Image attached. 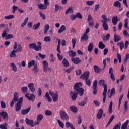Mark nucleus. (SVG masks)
Here are the masks:
<instances>
[{
	"instance_id": "obj_8",
	"label": "nucleus",
	"mask_w": 129,
	"mask_h": 129,
	"mask_svg": "<svg viewBox=\"0 0 129 129\" xmlns=\"http://www.w3.org/2000/svg\"><path fill=\"white\" fill-rule=\"evenodd\" d=\"M93 93L95 95L97 93V80H94L93 84Z\"/></svg>"
},
{
	"instance_id": "obj_22",
	"label": "nucleus",
	"mask_w": 129,
	"mask_h": 129,
	"mask_svg": "<svg viewBox=\"0 0 129 129\" xmlns=\"http://www.w3.org/2000/svg\"><path fill=\"white\" fill-rule=\"evenodd\" d=\"M66 30V27L65 26V25H62L61 26L60 28L58 30V34H61V33H63V32H65Z\"/></svg>"
},
{
	"instance_id": "obj_51",
	"label": "nucleus",
	"mask_w": 129,
	"mask_h": 129,
	"mask_svg": "<svg viewBox=\"0 0 129 129\" xmlns=\"http://www.w3.org/2000/svg\"><path fill=\"white\" fill-rule=\"evenodd\" d=\"M122 98H123V94H122L119 96V105H118L119 108L120 107V105L121 104V101H122Z\"/></svg>"
},
{
	"instance_id": "obj_53",
	"label": "nucleus",
	"mask_w": 129,
	"mask_h": 129,
	"mask_svg": "<svg viewBox=\"0 0 129 129\" xmlns=\"http://www.w3.org/2000/svg\"><path fill=\"white\" fill-rule=\"evenodd\" d=\"M128 101H125L124 103V111L125 112L127 111V109L128 108Z\"/></svg>"
},
{
	"instance_id": "obj_47",
	"label": "nucleus",
	"mask_w": 129,
	"mask_h": 129,
	"mask_svg": "<svg viewBox=\"0 0 129 129\" xmlns=\"http://www.w3.org/2000/svg\"><path fill=\"white\" fill-rule=\"evenodd\" d=\"M0 28H5L6 31H9V27H8V25L3 23L0 24Z\"/></svg>"
},
{
	"instance_id": "obj_3",
	"label": "nucleus",
	"mask_w": 129,
	"mask_h": 129,
	"mask_svg": "<svg viewBox=\"0 0 129 129\" xmlns=\"http://www.w3.org/2000/svg\"><path fill=\"white\" fill-rule=\"evenodd\" d=\"M59 114L60 118L62 120H65V121H68V120H69V116H68V114H67L66 112L61 110L59 112Z\"/></svg>"
},
{
	"instance_id": "obj_29",
	"label": "nucleus",
	"mask_w": 129,
	"mask_h": 129,
	"mask_svg": "<svg viewBox=\"0 0 129 129\" xmlns=\"http://www.w3.org/2000/svg\"><path fill=\"white\" fill-rule=\"evenodd\" d=\"M17 51H16V50H13L10 54V58H16L17 57Z\"/></svg>"
},
{
	"instance_id": "obj_46",
	"label": "nucleus",
	"mask_w": 129,
	"mask_h": 129,
	"mask_svg": "<svg viewBox=\"0 0 129 129\" xmlns=\"http://www.w3.org/2000/svg\"><path fill=\"white\" fill-rule=\"evenodd\" d=\"M69 13H70V14L73 13V9L72 7H69L68 9L67 10V11L65 12V14L67 15Z\"/></svg>"
},
{
	"instance_id": "obj_63",
	"label": "nucleus",
	"mask_w": 129,
	"mask_h": 129,
	"mask_svg": "<svg viewBox=\"0 0 129 129\" xmlns=\"http://www.w3.org/2000/svg\"><path fill=\"white\" fill-rule=\"evenodd\" d=\"M121 126V123L119 122L118 124H116L113 129H120V126Z\"/></svg>"
},
{
	"instance_id": "obj_19",
	"label": "nucleus",
	"mask_w": 129,
	"mask_h": 129,
	"mask_svg": "<svg viewBox=\"0 0 129 129\" xmlns=\"http://www.w3.org/2000/svg\"><path fill=\"white\" fill-rule=\"evenodd\" d=\"M120 40H121L120 36L116 34H115L114 35V41L115 42V43H117V42H119Z\"/></svg>"
},
{
	"instance_id": "obj_21",
	"label": "nucleus",
	"mask_w": 129,
	"mask_h": 129,
	"mask_svg": "<svg viewBox=\"0 0 129 129\" xmlns=\"http://www.w3.org/2000/svg\"><path fill=\"white\" fill-rule=\"evenodd\" d=\"M82 41H85V42L88 41V35L87 34L84 33V35L81 36V41L82 42Z\"/></svg>"
},
{
	"instance_id": "obj_24",
	"label": "nucleus",
	"mask_w": 129,
	"mask_h": 129,
	"mask_svg": "<svg viewBox=\"0 0 129 129\" xmlns=\"http://www.w3.org/2000/svg\"><path fill=\"white\" fill-rule=\"evenodd\" d=\"M12 100H13L15 102H17V101H19V96H18V92H15L14 93L13 99Z\"/></svg>"
},
{
	"instance_id": "obj_25",
	"label": "nucleus",
	"mask_w": 129,
	"mask_h": 129,
	"mask_svg": "<svg viewBox=\"0 0 129 129\" xmlns=\"http://www.w3.org/2000/svg\"><path fill=\"white\" fill-rule=\"evenodd\" d=\"M70 109L72 112H74V113H76L77 112L78 109H77V107H76L75 106H72L70 107Z\"/></svg>"
},
{
	"instance_id": "obj_49",
	"label": "nucleus",
	"mask_w": 129,
	"mask_h": 129,
	"mask_svg": "<svg viewBox=\"0 0 129 129\" xmlns=\"http://www.w3.org/2000/svg\"><path fill=\"white\" fill-rule=\"evenodd\" d=\"M10 66L12 67L13 71H15V72L17 71L18 69L17 68V66L15 64V63H10Z\"/></svg>"
},
{
	"instance_id": "obj_28",
	"label": "nucleus",
	"mask_w": 129,
	"mask_h": 129,
	"mask_svg": "<svg viewBox=\"0 0 129 129\" xmlns=\"http://www.w3.org/2000/svg\"><path fill=\"white\" fill-rule=\"evenodd\" d=\"M82 84L80 82L76 83L74 86V89L75 90H77V89H79L80 88V86H81Z\"/></svg>"
},
{
	"instance_id": "obj_15",
	"label": "nucleus",
	"mask_w": 129,
	"mask_h": 129,
	"mask_svg": "<svg viewBox=\"0 0 129 129\" xmlns=\"http://www.w3.org/2000/svg\"><path fill=\"white\" fill-rule=\"evenodd\" d=\"M30 110H31V107H29L26 109H22L21 110L22 115H26V114H28V113L30 112Z\"/></svg>"
},
{
	"instance_id": "obj_32",
	"label": "nucleus",
	"mask_w": 129,
	"mask_h": 129,
	"mask_svg": "<svg viewBox=\"0 0 129 129\" xmlns=\"http://www.w3.org/2000/svg\"><path fill=\"white\" fill-rule=\"evenodd\" d=\"M94 70L95 73H99L101 70L97 65H94Z\"/></svg>"
},
{
	"instance_id": "obj_13",
	"label": "nucleus",
	"mask_w": 129,
	"mask_h": 129,
	"mask_svg": "<svg viewBox=\"0 0 129 129\" xmlns=\"http://www.w3.org/2000/svg\"><path fill=\"white\" fill-rule=\"evenodd\" d=\"M42 64H43L44 72H46V71H48V67H49V66L48 64V61L46 60H43L42 62Z\"/></svg>"
},
{
	"instance_id": "obj_36",
	"label": "nucleus",
	"mask_w": 129,
	"mask_h": 129,
	"mask_svg": "<svg viewBox=\"0 0 129 129\" xmlns=\"http://www.w3.org/2000/svg\"><path fill=\"white\" fill-rule=\"evenodd\" d=\"M62 9H63V7H62V6H60L58 4L55 5L54 11L56 12V13H57V12H58V11H59V10H62Z\"/></svg>"
},
{
	"instance_id": "obj_55",
	"label": "nucleus",
	"mask_w": 129,
	"mask_h": 129,
	"mask_svg": "<svg viewBox=\"0 0 129 129\" xmlns=\"http://www.w3.org/2000/svg\"><path fill=\"white\" fill-rule=\"evenodd\" d=\"M43 115L42 114H39L37 115V121H41L42 120V119H43Z\"/></svg>"
},
{
	"instance_id": "obj_35",
	"label": "nucleus",
	"mask_w": 129,
	"mask_h": 129,
	"mask_svg": "<svg viewBox=\"0 0 129 129\" xmlns=\"http://www.w3.org/2000/svg\"><path fill=\"white\" fill-rule=\"evenodd\" d=\"M106 93H107V85H105L104 86V91L103 92V97L105 96V97H106Z\"/></svg>"
},
{
	"instance_id": "obj_20",
	"label": "nucleus",
	"mask_w": 129,
	"mask_h": 129,
	"mask_svg": "<svg viewBox=\"0 0 129 129\" xmlns=\"http://www.w3.org/2000/svg\"><path fill=\"white\" fill-rule=\"evenodd\" d=\"M76 91H77L80 96H82L84 94V89L80 88V89H77Z\"/></svg>"
},
{
	"instance_id": "obj_6",
	"label": "nucleus",
	"mask_w": 129,
	"mask_h": 129,
	"mask_svg": "<svg viewBox=\"0 0 129 129\" xmlns=\"http://www.w3.org/2000/svg\"><path fill=\"white\" fill-rule=\"evenodd\" d=\"M0 116H2L4 121H8L9 120V115L7 112H0Z\"/></svg>"
},
{
	"instance_id": "obj_43",
	"label": "nucleus",
	"mask_w": 129,
	"mask_h": 129,
	"mask_svg": "<svg viewBox=\"0 0 129 129\" xmlns=\"http://www.w3.org/2000/svg\"><path fill=\"white\" fill-rule=\"evenodd\" d=\"M45 97L47 98V100L49 101V102H51V101H52V98L50 97V95H49V92H47L46 93Z\"/></svg>"
},
{
	"instance_id": "obj_64",
	"label": "nucleus",
	"mask_w": 129,
	"mask_h": 129,
	"mask_svg": "<svg viewBox=\"0 0 129 129\" xmlns=\"http://www.w3.org/2000/svg\"><path fill=\"white\" fill-rule=\"evenodd\" d=\"M0 102L1 108H3L4 109L6 108V103L3 101H1Z\"/></svg>"
},
{
	"instance_id": "obj_52",
	"label": "nucleus",
	"mask_w": 129,
	"mask_h": 129,
	"mask_svg": "<svg viewBox=\"0 0 129 129\" xmlns=\"http://www.w3.org/2000/svg\"><path fill=\"white\" fill-rule=\"evenodd\" d=\"M39 14L42 20H46V15H45V14H43L41 11H39Z\"/></svg>"
},
{
	"instance_id": "obj_7",
	"label": "nucleus",
	"mask_w": 129,
	"mask_h": 129,
	"mask_svg": "<svg viewBox=\"0 0 129 129\" xmlns=\"http://www.w3.org/2000/svg\"><path fill=\"white\" fill-rule=\"evenodd\" d=\"M87 20L89 27L93 28L94 26V22H93V18H92L91 15L89 14L88 15Z\"/></svg>"
},
{
	"instance_id": "obj_31",
	"label": "nucleus",
	"mask_w": 129,
	"mask_h": 129,
	"mask_svg": "<svg viewBox=\"0 0 129 129\" xmlns=\"http://www.w3.org/2000/svg\"><path fill=\"white\" fill-rule=\"evenodd\" d=\"M62 63L63 65V66H64V67H68V66H69V62H68V60H67V59H66V58H63V59L62 60Z\"/></svg>"
},
{
	"instance_id": "obj_58",
	"label": "nucleus",
	"mask_w": 129,
	"mask_h": 129,
	"mask_svg": "<svg viewBox=\"0 0 129 129\" xmlns=\"http://www.w3.org/2000/svg\"><path fill=\"white\" fill-rule=\"evenodd\" d=\"M44 42H51V37L49 36H47L44 38Z\"/></svg>"
},
{
	"instance_id": "obj_33",
	"label": "nucleus",
	"mask_w": 129,
	"mask_h": 129,
	"mask_svg": "<svg viewBox=\"0 0 129 129\" xmlns=\"http://www.w3.org/2000/svg\"><path fill=\"white\" fill-rule=\"evenodd\" d=\"M39 10H46L47 8L46 6L44 4H40L38 5Z\"/></svg>"
},
{
	"instance_id": "obj_34",
	"label": "nucleus",
	"mask_w": 129,
	"mask_h": 129,
	"mask_svg": "<svg viewBox=\"0 0 129 129\" xmlns=\"http://www.w3.org/2000/svg\"><path fill=\"white\" fill-rule=\"evenodd\" d=\"M35 60H34V59H32L31 61H29L28 63V68H30L31 67H32V66H35L36 64H35Z\"/></svg>"
},
{
	"instance_id": "obj_59",
	"label": "nucleus",
	"mask_w": 129,
	"mask_h": 129,
	"mask_svg": "<svg viewBox=\"0 0 129 129\" xmlns=\"http://www.w3.org/2000/svg\"><path fill=\"white\" fill-rule=\"evenodd\" d=\"M72 43L73 45V49H74V48H75V45H76V38L72 39Z\"/></svg>"
},
{
	"instance_id": "obj_57",
	"label": "nucleus",
	"mask_w": 129,
	"mask_h": 129,
	"mask_svg": "<svg viewBox=\"0 0 129 129\" xmlns=\"http://www.w3.org/2000/svg\"><path fill=\"white\" fill-rule=\"evenodd\" d=\"M45 114L48 116H51V115H52V111H51L50 110H47L45 111Z\"/></svg>"
},
{
	"instance_id": "obj_40",
	"label": "nucleus",
	"mask_w": 129,
	"mask_h": 129,
	"mask_svg": "<svg viewBox=\"0 0 129 129\" xmlns=\"http://www.w3.org/2000/svg\"><path fill=\"white\" fill-rule=\"evenodd\" d=\"M40 25H41V23L40 22H38L36 24H34V26H33V30H38V29L40 28Z\"/></svg>"
},
{
	"instance_id": "obj_12",
	"label": "nucleus",
	"mask_w": 129,
	"mask_h": 129,
	"mask_svg": "<svg viewBox=\"0 0 129 129\" xmlns=\"http://www.w3.org/2000/svg\"><path fill=\"white\" fill-rule=\"evenodd\" d=\"M30 94H29V93H27L25 94V97H26V98H27V99H28V100H35V98H36V96H35L34 94H31L30 95V96H29Z\"/></svg>"
},
{
	"instance_id": "obj_41",
	"label": "nucleus",
	"mask_w": 129,
	"mask_h": 129,
	"mask_svg": "<svg viewBox=\"0 0 129 129\" xmlns=\"http://www.w3.org/2000/svg\"><path fill=\"white\" fill-rule=\"evenodd\" d=\"M102 24L103 28L104 31H108V25H107V23L104 22L102 23Z\"/></svg>"
},
{
	"instance_id": "obj_61",
	"label": "nucleus",
	"mask_w": 129,
	"mask_h": 129,
	"mask_svg": "<svg viewBox=\"0 0 129 129\" xmlns=\"http://www.w3.org/2000/svg\"><path fill=\"white\" fill-rule=\"evenodd\" d=\"M105 81L104 80H101L99 81V84L101 86H103L104 87V85H105Z\"/></svg>"
},
{
	"instance_id": "obj_18",
	"label": "nucleus",
	"mask_w": 129,
	"mask_h": 129,
	"mask_svg": "<svg viewBox=\"0 0 129 129\" xmlns=\"http://www.w3.org/2000/svg\"><path fill=\"white\" fill-rule=\"evenodd\" d=\"M34 83H30L28 84V88H29L30 91H31V92H35V87H34Z\"/></svg>"
},
{
	"instance_id": "obj_42",
	"label": "nucleus",
	"mask_w": 129,
	"mask_h": 129,
	"mask_svg": "<svg viewBox=\"0 0 129 129\" xmlns=\"http://www.w3.org/2000/svg\"><path fill=\"white\" fill-rule=\"evenodd\" d=\"M98 47H99V49H104L105 48V45H104L103 44V42L100 41L99 43Z\"/></svg>"
},
{
	"instance_id": "obj_48",
	"label": "nucleus",
	"mask_w": 129,
	"mask_h": 129,
	"mask_svg": "<svg viewBox=\"0 0 129 129\" xmlns=\"http://www.w3.org/2000/svg\"><path fill=\"white\" fill-rule=\"evenodd\" d=\"M19 7L16 5H13L12 7V13H13V14H15V13H16V11H17V10L18 11L19 10Z\"/></svg>"
},
{
	"instance_id": "obj_10",
	"label": "nucleus",
	"mask_w": 129,
	"mask_h": 129,
	"mask_svg": "<svg viewBox=\"0 0 129 129\" xmlns=\"http://www.w3.org/2000/svg\"><path fill=\"white\" fill-rule=\"evenodd\" d=\"M71 61L73 62V63H74V64H75V65H78L79 63H81V62H82V60L79 59V57H72L71 58Z\"/></svg>"
},
{
	"instance_id": "obj_23",
	"label": "nucleus",
	"mask_w": 129,
	"mask_h": 129,
	"mask_svg": "<svg viewBox=\"0 0 129 129\" xmlns=\"http://www.w3.org/2000/svg\"><path fill=\"white\" fill-rule=\"evenodd\" d=\"M112 22L114 26L117 24V22H118V18L117 16L112 17Z\"/></svg>"
},
{
	"instance_id": "obj_56",
	"label": "nucleus",
	"mask_w": 129,
	"mask_h": 129,
	"mask_svg": "<svg viewBox=\"0 0 129 129\" xmlns=\"http://www.w3.org/2000/svg\"><path fill=\"white\" fill-rule=\"evenodd\" d=\"M57 122L61 128H64V123L61 121L60 120H57Z\"/></svg>"
},
{
	"instance_id": "obj_5",
	"label": "nucleus",
	"mask_w": 129,
	"mask_h": 129,
	"mask_svg": "<svg viewBox=\"0 0 129 129\" xmlns=\"http://www.w3.org/2000/svg\"><path fill=\"white\" fill-rule=\"evenodd\" d=\"M49 94L52 96L54 102H57L58 101V92L56 91V92H54L50 91Z\"/></svg>"
},
{
	"instance_id": "obj_17",
	"label": "nucleus",
	"mask_w": 129,
	"mask_h": 129,
	"mask_svg": "<svg viewBox=\"0 0 129 129\" xmlns=\"http://www.w3.org/2000/svg\"><path fill=\"white\" fill-rule=\"evenodd\" d=\"M121 129H129V120H127L122 125Z\"/></svg>"
},
{
	"instance_id": "obj_16",
	"label": "nucleus",
	"mask_w": 129,
	"mask_h": 129,
	"mask_svg": "<svg viewBox=\"0 0 129 129\" xmlns=\"http://www.w3.org/2000/svg\"><path fill=\"white\" fill-rule=\"evenodd\" d=\"M57 41H58L57 51L58 53H61V49H60V47H61V39L57 38L56 42H57Z\"/></svg>"
},
{
	"instance_id": "obj_27",
	"label": "nucleus",
	"mask_w": 129,
	"mask_h": 129,
	"mask_svg": "<svg viewBox=\"0 0 129 129\" xmlns=\"http://www.w3.org/2000/svg\"><path fill=\"white\" fill-rule=\"evenodd\" d=\"M94 45L92 42L89 43L88 47V52H92V50H93V47Z\"/></svg>"
},
{
	"instance_id": "obj_4",
	"label": "nucleus",
	"mask_w": 129,
	"mask_h": 129,
	"mask_svg": "<svg viewBox=\"0 0 129 129\" xmlns=\"http://www.w3.org/2000/svg\"><path fill=\"white\" fill-rule=\"evenodd\" d=\"M23 103V97H20L18 101L17 102L15 105V110L16 111H20L22 107V104Z\"/></svg>"
},
{
	"instance_id": "obj_11",
	"label": "nucleus",
	"mask_w": 129,
	"mask_h": 129,
	"mask_svg": "<svg viewBox=\"0 0 129 129\" xmlns=\"http://www.w3.org/2000/svg\"><path fill=\"white\" fill-rule=\"evenodd\" d=\"M25 122L27 125H30L31 127H34L35 125H34V120H30L28 118L25 119Z\"/></svg>"
},
{
	"instance_id": "obj_62",
	"label": "nucleus",
	"mask_w": 129,
	"mask_h": 129,
	"mask_svg": "<svg viewBox=\"0 0 129 129\" xmlns=\"http://www.w3.org/2000/svg\"><path fill=\"white\" fill-rule=\"evenodd\" d=\"M17 53L19 52V53H21L22 52V46L20 45V44H19L18 46V49L15 50Z\"/></svg>"
},
{
	"instance_id": "obj_9",
	"label": "nucleus",
	"mask_w": 129,
	"mask_h": 129,
	"mask_svg": "<svg viewBox=\"0 0 129 129\" xmlns=\"http://www.w3.org/2000/svg\"><path fill=\"white\" fill-rule=\"evenodd\" d=\"M70 95L71 96L72 100L73 101H75V100H76V98H77V96L78 95V93L76 92H72L71 91L70 92Z\"/></svg>"
},
{
	"instance_id": "obj_60",
	"label": "nucleus",
	"mask_w": 129,
	"mask_h": 129,
	"mask_svg": "<svg viewBox=\"0 0 129 129\" xmlns=\"http://www.w3.org/2000/svg\"><path fill=\"white\" fill-rule=\"evenodd\" d=\"M21 91L23 93H26L28 91V87H23L21 88Z\"/></svg>"
},
{
	"instance_id": "obj_39",
	"label": "nucleus",
	"mask_w": 129,
	"mask_h": 129,
	"mask_svg": "<svg viewBox=\"0 0 129 129\" xmlns=\"http://www.w3.org/2000/svg\"><path fill=\"white\" fill-rule=\"evenodd\" d=\"M49 29H50V26L48 24H46L44 26V34L46 35L47 33H48V31H49Z\"/></svg>"
},
{
	"instance_id": "obj_1",
	"label": "nucleus",
	"mask_w": 129,
	"mask_h": 129,
	"mask_svg": "<svg viewBox=\"0 0 129 129\" xmlns=\"http://www.w3.org/2000/svg\"><path fill=\"white\" fill-rule=\"evenodd\" d=\"M90 74V72L89 71H86L80 77V78H81L83 80H85L86 84L88 85V86H91V81L90 79H88L89 78Z\"/></svg>"
},
{
	"instance_id": "obj_14",
	"label": "nucleus",
	"mask_w": 129,
	"mask_h": 129,
	"mask_svg": "<svg viewBox=\"0 0 129 129\" xmlns=\"http://www.w3.org/2000/svg\"><path fill=\"white\" fill-rule=\"evenodd\" d=\"M103 114V110L102 109H100L97 114V118H98V119H101Z\"/></svg>"
},
{
	"instance_id": "obj_44",
	"label": "nucleus",
	"mask_w": 129,
	"mask_h": 129,
	"mask_svg": "<svg viewBox=\"0 0 129 129\" xmlns=\"http://www.w3.org/2000/svg\"><path fill=\"white\" fill-rule=\"evenodd\" d=\"M114 7H117L118 8H120L121 7V4L118 1H116L114 3Z\"/></svg>"
},
{
	"instance_id": "obj_38",
	"label": "nucleus",
	"mask_w": 129,
	"mask_h": 129,
	"mask_svg": "<svg viewBox=\"0 0 129 129\" xmlns=\"http://www.w3.org/2000/svg\"><path fill=\"white\" fill-rule=\"evenodd\" d=\"M66 125L67 126V127L68 128H71V129H75V128H74V126H73V124L70 123L69 122L67 121L66 123Z\"/></svg>"
},
{
	"instance_id": "obj_45",
	"label": "nucleus",
	"mask_w": 129,
	"mask_h": 129,
	"mask_svg": "<svg viewBox=\"0 0 129 129\" xmlns=\"http://www.w3.org/2000/svg\"><path fill=\"white\" fill-rule=\"evenodd\" d=\"M117 45H119L120 46V49L121 51H122L123 49V48H124V43H123V41L120 42V43H118Z\"/></svg>"
},
{
	"instance_id": "obj_26",
	"label": "nucleus",
	"mask_w": 129,
	"mask_h": 129,
	"mask_svg": "<svg viewBox=\"0 0 129 129\" xmlns=\"http://www.w3.org/2000/svg\"><path fill=\"white\" fill-rule=\"evenodd\" d=\"M68 53L69 56H70V57H71L72 58H74V57L76 56V52L73 51V50L69 51Z\"/></svg>"
},
{
	"instance_id": "obj_2",
	"label": "nucleus",
	"mask_w": 129,
	"mask_h": 129,
	"mask_svg": "<svg viewBox=\"0 0 129 129\" xmlns=\"http://www.w3.org/2000/svg\"><path fill=\"white\" fill-rule=\"evenodd\" d=\"M37 45L38 46L36 45V43H33L30 44L28 47L30 49H34L37 52H38V51H41L42 50V43H41V42H38Z\"/></svg>"
},
{
	"instance_id": "obj_54",
	"label": "nucleus",
	"mask_w": 129,
	"mask_h": 129,
	"mask_svg": "<svg viewBox=\"0 0 129 129\" xmlns=\"http://www.w3.org/2000/svg\"><path fill=\"white\" fill-rule=\"evenodd\" d=\"M15 18V16L14 15H10L8 16H5L4 18L6 19V20H11V19H14Z\"/></svg>"
},
{
	"instance_id": "obj_37",
	"label": "nucleus",
	"mask_w": 129,
	"mask_h": 129,
	"mask_svg": "<svg viewBox=\"0 0 129 129\" xmlns=\"http://www.w3.org/2000/svg\"><path fill=\"white\" fill-rule=\"evenodd\" d=\"M114 118H115V116H114V115H112L111 116V117H110L109 121L108 122V123L106 125V127H107V126H108L109 125V124H110V123H111V122H112V121L113 120V119H114Z\"/></svg>"
},
{
	"instance_id": "obj_30",
	"label": "nucleus",
	"mask_w": 129,
	"mask_h": 129,
	"mask_svg": "<svg viewBox=\"0 0 129 129\" xmlns=\"http://www.w3.org/2000/svg\"><path fill=\"white\" fill-rule=\"evenodd\" d=\"M113 105V103L112 101L110 102L109 107L108 108V112L109 114H111L112 113V105Z\"/></svg>"
},
{
	"instance_id": "obj_50",
	"label": "nucleus",
	"mask_w": 129,
	"mask_h": 129,
	"mask_svg": "<svg viewBox=\"0 0 129 129\" xmlns=\"http://www.w3.org/2000/svg\"><path fill=\"white\" fill-rule=\"evenodd\" d=\"M32 71H34V73H37V72H39V69H38V66H37V64L34 66L32 69Z\"/></svg>"
}]
</instances>
